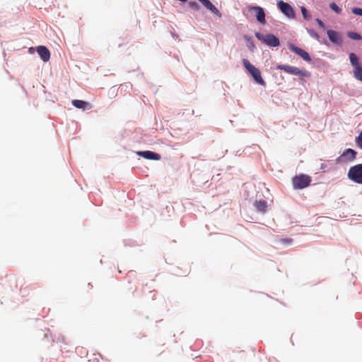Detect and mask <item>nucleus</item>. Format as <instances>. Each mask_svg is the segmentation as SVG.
Segmentation results:
<instances>
[{
	"mask_svg": "<svg viewBox=\"0 0 362 362\" xmlns=\"http://www.w3.org/2000/svg\"><path fill=\"white\" fill-rule=\"evenodd\" d=\"M276 69L279 70H283L285 72L295 76H302V77H310L311 74L307 70L300 69L298 67L286 65V64H279L276 66Z\"/></svg>",
	"mask_w": 362,
	"mask_h": 362,
	"instance_id": "nucleus-2",
	"label": "nucleus"
},
{
	"mask_svg": "<svg viewBox=\"0 0 362 362\" xmlns=\"http://www.w3.org/2000/svg\"><path fill=\"white\" fill-rule=\"evenodd\" d=\"M310 34L311 36H313V37H315V39H319V35H317V33L313 30H310L309 31Z\"/></svg>",
	"mask_w": 362,
	"mask_h": 362,
	"instance_id": "nucleus-22",
	"label": "nucleus"
},
{
	"mask_svg": "<svg viewBox=\"0 0 362 362\" xmlns=\"http://www.w3.org/2000/svg\"><path fill=\"white\" fill-rule=\"evenodd\" d=\"M250 13L256 18L259 23L265 22V13L262 8L259 6L252 7L250 9Z\"/></svg>",
	"mask_w": 362,
	"mask_h": 362,
	"instance_id": "nucleus-10",
	"label": "nucleus"
},
{
	"mask_svg": "<svg viewBox=\"0 0 362 362\" xmlns=\"http://www.w3.org/2000/svg\"><path fill=\"white\" fill-rule=\"evenodd\" d=\"M356 141L357 144L362 148V132L359 134V135L356 138Z\"/></svg>",
	"mask_w": 362,
	"mask_h": 362,
	"instance_id": "nucleus-20",
	"label": "nucleus"
},
{
	"mask_svg": "<svg viewBox=\"0 0 362 362\" xmlns=\"http://www.w3.org/2000/svg\"><path fill=\"white\" fill-rule=\"evenodd\" d=\"M353 13L357 16H362V8H354L352 9Z\"/></svg>",
	"mask_w": 362,
	"mask_h": 362,
	"instance_id": "nucleus-21",
	"label": "nucleus"
},
{
	"mask_svg": "<svg viewBox=\"0 0 362 362\" xmlns=\"http://www.w3.org/2000/svg\"><path fill=\"white\" fill-rule=\"evenodd\" d=\"M348 177L356 183L362 184V164L352 166L348 172Z\"/></svg>",
	"mask_w": 362,
	"mask_h": 362,
	"instance_id": "nucleus-6",
	"label": "nucleus"
},
{
	"mask_svg": "<svg viewBox=\"0 0 362 362\" xmlns=\"http://www.w3.org/2000/svg\"><path fill=\"white\" fill-rule=\"evenodd\" d=\"M300 9H301V12L303 16L304 20L309 21V15H308V12L307 11V9L304 6H302Z\"/></svg>",
	"mask_w": 362,
	"mask_h": 362,
	"instance_id": "nucleus-19",
	"label": "nucleus"
},
{
	"mask_svg": "<svg viewBox=\"0 0 362 362\" xmlns=\"http://www.w3.org/2000/svg\"><path fill=\"white\" fill-rule=\"evenodd\" d=\"M243 64L257 83L263 86H266V83L262 78L261 72L259 69L256 68L255 66L250 64V62L246 59L243 60Z\"/></svg>",
	"mask_w": 362,
	"mask_h": 362,
	"instance_id": "nucleus-1",
	"label": "nucleus"
},
{
	"mask_svg": "<svg viewBox=\"0 0 362 362\" xmlns=\"http://www.w3.org/2000/svg\"><path fill=\"white\" fill-rule=\"evenodd\" d=\"M37 52L44 62H47L50 59V52L49 49L45 46H38L37 47Z\"/></svg>",
	"mask_w": 362,
	"mask_h": 362,
	"instance_id": "nucleus-12",
	"label": "nucleus"
},
{
	"mask_svg": "<svg viewBox=\"0 0 362 362\" xmlns=\"http://www.w3.org/2000/svg\"><path fill=\"white\" fill-rule=\"evenodd\" d=\"M317 23H322V22L321 21H320V20L317 19Z\"/></svg>",
	"mask_w": 362,
	"mask_h": 362,
	"instance_id": "nucleus-25",
	"label": "nucleus"
},
{
	"mask_svg": "<svg viewBox=\"0 0 362 362\" xmlns=\"http://www.w3.org/2000/svg\"><path fill=\"white\" fill-rule=\"evenodd\" d=\"M327 168L326 163H321L320 165V169L325 170V169Z\"/></svg>",
	"mask_w": 362,
	"mask_h": 362,
	"instance_id": "nucleus-24",
	"label": "nucleus"
},
{
	"mask_svg": "<svg viewBox=\"0 0 362 362\" xmlns=\"http://www.w3.org/2000/svg\"><path fill=\"white\" fill-rule=\"evenodd\" d=\"M349 59L351 64L354 67V77L362 82V66L361 65L358 58L354 53L349 54Z\"/></svg>",
	"mask_w": 362,
	"mask_h": 362,
	"instance_id": "nucleus-5",
	"label": "nucleus"
},
{
	"mask_svg": "<svg viewBox=\"0 0 362 362\" xmlns=\"http://www.w3.org/2000/svg\"><path fill=\"white\" fill-rule=\"evenodd\" d=\"M136 154L148 160H159L161 158L160 154L150 151H137Z\"/></svg>",
	"mask_w": 362,
	"mask_h": 362,
	"instance_id": "nucleus-11",
	"label": "nucleus"
},
{
	"mask_svg": "<svg viewBox=\"0 0 362 362\" xmlns=\"http://www.w3.org/2000/svg\"><path fill=\"white\" fill-rule=\"evenodd\" d=\"M356 151L351 148L346 149L337 159V163H349L355 160Z\"/></svg>",
	"mask_w": 362,
	"mask_h": 362,
	"instance_id": "nucleus-7",
	"label": "nucleus"
},
{
	"mask_svg": "<svg viewBox=\"0 0 362 362\" xmlns=\"http://www.w3.org/2000/svg\"><path fill=\"white\" fill-rule=\"evenodd\" d=\"M329 7L337 13H340L341 11V9L335 3H331Z\"/></svg>",
	"mask_w": 362,
	"mask_h": 362,
	"instance_id": "nucleus-18",
	"label": "nucleus"
},
{
	"mask_svg": "<svg viewBox=\"0 0 362 362\" xmlns=\"http://www.w3.org/2000/svg\"><path fill=\"white\" fill-rule=\"evenodd\" d=\"M71 103L75 107L82 109L83 110L91 108V105L88 103L83 100H73Z\"/></svg>",
	"mask_w": 362,
	"mask_h": 362,
	"instance_id": "nucleus-14",
	"label": "nucleus"
},
{
	"mask_svg": "<svg viewBox=\"0 0 362 362\" xmlns=\"http://www.w3.org/2000/svg\"><path fill=\"white\" fill-rule=\"evenodd\" d=\"M327 35L331 42L335 44H339L341 41L339 34L334 30H327Z\"/></svg>",
	"mask_w": 362,
	"mask_h": 362,
	"instance_id": "nucleus-15",
	"label": "nucleus"
},
{
	"mask_svg": "<svg viewBox=\"0 0 362 362\" xmlns=\"http://www.w3.org/2000/svg\"><path fill=\"white\" fill-rule=\"evenodd\" d=\"M255 208L260 212H265L267 209V202L264 200H259L255 203Z\"/></svg>",
	"mask_w": 362,
	"mask_h": 362,
	"instance_id": "nucleus-16",
	"label": "nucleus"
},
{
	"mask_svg": "<svg viewBox=\"0 0 362 362\" xmlns=\"http://www.w3.org/2000/svg\"><path fill=\"white\" fill-rule=\"evenodd\" d=\"M277 5L279 8L284 15H286L288 18H294L295 11L290 4L283 1H279Z\"/></svg>",
	"mask_w": 362,
	"mask_h": 362,
	"instance_id": "nucleus-8",
	"label": "nucleus"
},
{
	"mask_svg": "<svg viewBox=\"0 0 362 362\" xmlns=\"http://www.w3.org/2000/svg\"><path fill=\"white\" fill-rule=\"evenodd\" d=\"M202 5L209 11H211L213 13L221 16V13L215 7V6L209 1V0H200L199 1Z\"/></svg>",
	"mask_w": 362,
	"mask_h": 362,
	"instance_id": "nucleus-13",
	"label": "nucleus"
},
{
	"mask_svg": "<svg viewBox=\"0 0 362 362\" xmlns=\"http://www.w3.org/2000/svg\"><path fill=\"white\" fill-rule=\"evenodd\" d=\"M283 243H287V244H289L292 242V240L290 239V238H286V239H283L281 240Z\"/></svg>",
	"mask_w": 362,
	"mask_h": 362,
	"instance_id": "nucleus-23",
	"label": "nucleus"
},
{
	"mask_svg": "<svg viewBox=\"0 0 362 362\" xmlns=\"http://www.w3.org/2000/svg\"><path fill=\"white\" fill-rule=\"evenodd\" d=\"M256 37L262 43L269 47H278L280 45L279 38L273 34H264L259 32L255 33Z\"/></svg>",
	"mask_w": 362,
	"mask_h": 362,
	"instance_id": "nucleus-3",
	"label": "nucleus"
},
{
	"mask_svg": "<svg viewBox=\"0 0 362 362\" xmlns=\"http://www.w3.org/2000/svg\"><path fill=\"white\" fill-rule=\"evenodd\" d=\"M347 35L349 38L355 40H360L362 39V37L358 33L355 32H349Z\"/></svg>",
	"mask_w": 362,
	"mask_h": 362,
	"instance_id": "nucleus-17",
	"label": "nucleus"
},
{
	"mask_svg": "<svg viewBox=\"0 0 362 362\" xmlns=\"http://www.w3.org/2000/svg\"><path fill=\"white\" fill-rule=\"evenodd\" d=\"M311 182V177L305 174H300L295 176L292 179V185L294 189H303L310 185Z\"/></svg>",
	"mask_w": 362,
	"mask_h": 362,
	"instance_id": "nucleus-4",
	"label": "nucleus"
},
{
	"mask_svg": "<svg viewBox=\"0 0 362 362\" xmlns=\"http://www.w3.org/2000/svg\"><path fill=\"white\" fill-rule=\"evenodd\" d=\"M288 48H289V49L291 51L293 52L294 53H296V54L300 56L305 61H306V62H310L311 61V58H310L309 54L306 51L303 50L301 48H299V47L295 46L294 45H293L291 43H289L288 45Z\"/></svg>",
	"mask_w": 362,
	"mask_h": 362,
	"instance_id": "nucleus-9",
	"label": "nucleus"
}]
</instances>
